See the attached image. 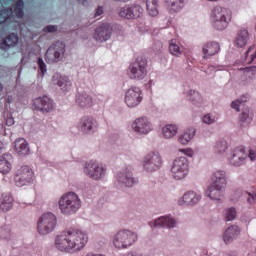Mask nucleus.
<instances>
[{
	"instance_id": "nucleus-1",
	"label": "nucleus",
	"mask_w": 256,
	"mask_h": 256,
	"mask_svg": "<svg viewBox=\"0 0 256 256\" xmlns=\"http://www.w3.org/2000/svg\"><path fill=\"white\" fill-rule=\"evenodd\" d=\"M89 241V235L85 230L70 228L56 235L54 247L62 253H77L85 249Z\"/></svg>"
},
{
	"instance_id": "nucleus-2",
	"label": "nucleus",
	"mask_w": 256,
	"mask_h": 256,
	"mask_svg": "<svg viewBox=\"0 0 256 256\" xmlns=\"http://www.w3.org/2000/svg\"><path fill=\"white\" fill-rule=\"evenodd\" d=\"M58 209L64 217H71L81 209V198L75 192H66L58 199Z\"/></svg>"
},
{
	"instance_id": "nucleus-3",
	"label": "nucleus",
	"mask_w": 256,
	"mask_h": 256,
	"mask_svg": "<svg viewBox=\"0 0 256 256\" xmlns=\"http://www.w3.org/2000/svg\"><path fill=\"white\" fill-rule=\"evenodd\" d=\"M232 17L233 12H231V9L222 6H216L211 12L210 21L214 29L217 31H224V29L229 27Z\"/></svg>"
},
{
	"instance_id": "nucleus-4",
	"label": "nucleus",
	"mask_w": 256,
	"mask_h": 256,
	"mask_svg": "<svg viewBox=\"0 0 256 256\" xmlns=\"http://www.w3.org/2000/svg\"><path fill=\"white\" fill-rule=\"evenodd\" d=\"M138 239L139 234L137 232L129 229H120L113 235L112 245L115 249L121 251L133 247Z\"/></svg>"
},
{
	"instance_id": "nucleus-5",
	"label": "nucleus",
	"mask_w": 256,
	"mask_h": 256,
	"mask_svg": "<svg viewBox=\"0 0 256 256\" xmlns=\"http://www.w3.org/2000/svg\"><path fill=\"white\" fill-rule=\"evenodd\" d=\"M191 163L185 156H178L172 161L170 165V174L175 181H183L189 177Z\"/></svg>"
},
{
	"instance_id": "nucleus-6",
	"label": "nucleus",
	"mask_w": 256,
	"mask_h": 256,
	"mask_svg": "<svg viewBox=\"0 0 256 256\" xmlns=\"http://www.w3.org/2000/svg\"><path fill=\"white\" fill-rule=\"evenodd\" d=\"M84 174L93 181H101L107 175V168L97 160H90L84 165Z\"/></svg>"
},
{
	"instance_id": "nucleus-7",
	"label": "nucleus",
	"mask_w": 256,
	"mask_h": 256,
	"mask_svg": "<svg viewBox=\"0 0 256 256\" xmlns=\"http://www.w3.org/2000/svg\"><path fill=\"white\" fill-rule=\"evenodd\" d=\"M131 129L135 135H139L140 137H147V135L155 131V125H153L151 118L147 116H141L132 122Z\"/></svg>"
},
{
	"instance_id": "nucleus-8",
	"label": "nucleus",
	"mask_w": 256,
	"mask_h": 256,
	"mask_svg": "<svg viewBox=\"0 0 256 256\" xmlns=\"http://www.w3.org/2000/svg\"><path fill=\"white\" fill-rule=\"evenodd\" d=\"M163 167V157L157 151L148 152L142 159V169L146 173H155Z\"/></svg>"
},
{
	"instance_id": "nucleus-9",
	"label": "nucleus",
	"mask_w": 256,
	"mask_h": 256,
	"mask_svg": "<svg viewBox=\"0 0 256 256\" xmlns=\"http://www.w3.org/2000/svg\"><path fill=\"white\" fill-rule=\"evenodd\" d=\"M57 227V216L52 212L41 215L37 223V231L39 235H49L53 233Z\"/></svg>"
},
{
	"instance_id": "nucleus-10",
	"label": "nucleus",
	"mask_w": 256,
	"mask_h": 256,
	"mask_svg": "<svg viewBox=\"0 0 256 256\" xmlns=\"http://www.w3.org/2000/svg\"><path fill=\"white\" fill-rule=\"evenodd\" d=\"M143 101V90L139 86H131L125 91L124 103L129 109L139 107Z\"/></svg>"
},
{
	"instance_id": "nucleus-11",
	"label": "nucleus",
	"mask_w": 256,
	"mask_h": 256,
	"mask_svg": "<svg viewBox=\"0 0 256 256\" xmlns=\"http://www.w3.org/2000/svg\"><path fill=\"white\" fill-rule=\"evenodd\" d=\"M65 57V43L58 41L49 46L45 53L46 63H59Z\"/></svg>"
},
{
	"instance_id": "nucleus-12",
	"label": "nucleus",
	"mask_w": 256,
	"mask_h": 256,
	"mask_svg": "<svg viewBox=\"0 0 256 256\" xmlns=\"http://www.w3.org/2000/svg\"><path fill=\"white\" fill-rule=\"evenodd\" d=\"M128 76L135 81H143L147 77V60L138 58L128 68Z\"/></svg>"
},
{
	"instance_id": "nucleus-13",
	"label": "nucleus",
	"mask_w": 256,
	"mask_h": 256,
	"mask_svg": "<svg viewBox=\"0 0 256 256\" xmlns=\"http://www.w3.org/2000/svg\"><path fill=\"white\" fill-rule=\"evenodd\" d=\"M139 180L133 175V168L125 167L116 174V185L118 187H135Z\"/></svg>"
},
{
	"instance_id": "nucleus-14",
	"label": "nucleus",
	"mask_w": 256,
	"mask_h": 256,
	"mask_svg": "<svg viewBox=\"0 0 256 256\" xmlns=\"http://www.w3.org/2000/svg\"><path fill=\"white\" fill-rule=\"evenodd\" d=\"M56 107L57 105L55 104L53 99L49 98V96L35 98L32 102V108L35 111L43 113V115H47V113H53Z\"/></svg>"
},
{
	"instance_id": "nucleus-15",
	"label": "nucleus",
	"mask_w": 256,
	"mask_h": 256,
	"mask_svg": "<svg viewBox=\"0 0 256 256\" xmlns=\"http://www.w3.org/2000/svg\"><path fill=\"white\" fill-rule=\"evenodd\" d=\"M33 179H35V173L29 166H22L19 168L14 177L15 185H17V187H25V185L33 183Z\"/></svg>"
},
{
	"instance_id": "nucleus-16",
	"label": "nucleus",
	"mask_w": 256,
	"mask_h": 256,
	"mask_svg": "<svg viewBox=\"0 0 256 256\" xmlns=\"http://www.w3.org/2000/svg\"><path fill=\"white\" fill-rule=\"evenodd\" d=\"M201 199H203L201 192L189 190L177 200V205L179 207H195V205H199Z\"/></svg>"
},
{
	"instance_id": "nucleus-17",
	"label": "nucleus",
	"mask_w": 256,
	"mask_h": 256,
	"mask_svg": "<svg viewBox=\"0 0 256 256\" xmlns=\"http://www.w3.org/2000/svg\"><path fill=\"white\" fill-rule=\"evenodd\" d=\"M78 129L84 135H93L99 129V122L91 116H83L78 122Z\"/></svg>"
},
{
	"instance_id": "nucleus-18",
	"label": "nucleus",
	"mask_w": 256,
	"mask_h": 256,
	"mask_svg": "<svg viewBox=\"0 0 256 256\" xmlns=\"http://www.w3.org/2000/svg\"><path fill=\"white\" fill-rule=\"evenodd\" d=\"M149 226L152 229H175L177 220L171 215H164L149 222Z\"/></svg>"
},
{
	"instance_id": "nucleus-19",
	"label": "nucleus",
	"mask_w": 256,
	"mask_h": 256,
	"mask_svg": "<svg viewBox=\"0 0 256 256\" xmlns=\"http://www.w3.org/2000/svg\"><path fill=\"white\" fill-rule=\"evenodd\" d=\"M111 35H113V27L109 23L100 24L93 34V39L98 43H105V41H109L111 39Z\"/></svg>"
},
{
	"instance_id": "nucleus-20",
	"label": "nucleus",
	"mask_w": 256,
	"mask_h": 256,
	"mask_svg": "<svg viewBox=\"0 0 256 256\" xmlns=\"http://www.w3.org/2000/svg\"><path fill=\"white\" fill-rule=\"evenodd\" d=\"M228 161L233 167L245 165L247 161V150H245V147L241 146L232 150V153L228 156Z\"/></svg>"
},
{
	"instance_id": "nucleus-21",
	"label": "nucleus",
	"mask_w": 256,
	"mask_h": 256,
	"mask_svg": "<svg viewBox=\"0 0 256 256\" xmlns=\"http://www.w3.org/2000/svg\"><path fill=\"white\" fill-rule=\"evenodd\" d=\"M23 7H24L23 0H19L16 3V6L14 7V11H13V8L2 11L0 13V25L1 23H5L6 21H9L12 15H15V17H17L18 19H21V17H23L24 15Z\"/></svg>"
},
{
	"instance_id": "nucleus-22",
	"label": "nucleus",
	"mask_w": 256,
	"mask_h": 256,
	"mask_svg": "<svg viewBox=\"0 0 256 256\" xmlns=\"http://www.w3.org/2000/svg\"><path fill=\"white\" fill-rule=\"evenodd\" d=\"M195 135H197V129L195 127H187L177 136V143L185 147L192 143L193 139H195Z\"/></svg>"
},
{
	"instance_id": "nucleus-23",
	"label": "nucleus",
	"mask_w": 256,
	"mask_h": 256,
	"mask_svg": "<svg viewBox=\"0 0 256 256\" xmlns=\"http://www.w3.org/2000/svg\"><path fill=\"white\" fill-rule=\"evenodd\" d=\"M160 133L162 139L171 141V139H175L176 135H179V125L175 123L166 124L161 127Z\"/></svg>"
},
{
	"instance_id": "nucleus-24",
	"label": "nucleus",
	"mask_w": 256,
	"mask_h": 256,
	"mask_svg": "<svg viewBox=\"0 0 256 256\" xmlns=\"http://www.w3.org/2000/svg\"><path fill=\"white\" fill-rule=\"evenodd\" d=\"M225 190L217 188L216 186L210 185L205 190V197L211 199V201H216V203H221L225 197Z\"/></svg>"
},
{
	"instance_id": "nucleus-25",
	"label": "nucleus",
	"mask_w": 256,
	"mask_h": 256,
	"mask_svg": "<svg viewBox=\"0 0 256 256\" xmlns=\"http://www.w3.org/2000/svg\"><path fill=\"white\" fill-rule=\"evenodd\" d=\"M52 83L53 85H56L57 87H59L61 91H64V93H66L71 89V80H69L68 77L63 76L59 73H56L53 75Z\"/></svg>"
},
{
	"instance_id": "nucleus-26",
	"label": "nucleus",
	"mask_w": 256,
	"mask_h": 256,
	"mask_svg": "<svg viewBox=\"0 0 256 256\" xmlns=\"http://www.w3.org/2000/svg\"><path fill=\"white\" fill-rule=\"evenodd\" d=\"M241 235V228L237 225L228 227L223 233V241L226 245L233 243Z\"/></svg>"
},
{
	"instance_id": "nucleus-27",
	"label": "nucleus",
	"mask_w": 256,
	"mask_h": 256,
	"mask_svg": "<svg viewBox=\"0 0 256 256\" xmlns=\"http://www.w3.org/2000/svg\"><path fill=\"white\" fill-rule=\"evenodd\" d=\"M182 93L185 99L193 103V105H201V103H203V96L197 90L184 88Z\"/></svg>"
},
{
	"instance_id": "nucleus-28",
	"label": "nucleus",
	"mask_w": 256,
	"mask_h": 256,
	"mask_svg": "<svg viewBox=\"0 0 256 256\" xmlns=\"http://www.w3.org/2000/svg\"><path fill=\"white\" fill-rule=\"evenodd\" d=\"M221 51V46L217 42H208L204 44L202 48L203 58L204 59H211L213 55H217Z\"/></svg>"
},
{
	"instance_id": "nucleus-29",
	"label": "nucleus",
	"mask_w": 256,
	"mask_h": 256,
	"mask_svg": "<svg viewBox=\"0 0 256 256\" xmlns=\"http://www.w3.org/2000/svg\"><path fill=\"white\" fill-rule=\"evenodd\" d=\"M13 157L10 154H4L0 157V173L2 175H7L11 173V169H13Z\"/></svg>"
},
{
	"instance_id": "nucleus-30",
	"label": "nucleus",
	"mask_w": 256,
	"mask_h": 256,
	"mask_svg": "<svg viewBox=\"0 0 256 256\" xmlns=\"http://www.w3.org/2000/svg\"><path fill=\"white\" fill-rule=\"evenodd\" d=\"M76 104L81 109H89L93 105V98L87 92H82L76 95Z\"/></svg>"
},
{
	"instance_id": "nucleus-31",
	"label": "nucleus",
	"mask_w": 256,
	"mask_h": 256,
	"mask_svg": "<svg viewBox=\"0 0 256 256\" xmlns=\"http://www.w3.org/2000/svg\"><path fill=\"white\" fill-rule=\"evenodd\" d=\"M14 150L18 155H29V143L24 138H18L14 142Z\"/></svg>"
},
{
	"instance_id": "nucleus-32",
	"label": "nucleus",
	"mask_w": 256,
	"mask_h": 256,
	"mask_svg": "<svg viewBox=\"0 0 256 256\" xmlns=\"http://www.w3.org/2000/svg\"><path fill=\"white\" fill-rule=\"evenodd\" d=\"M249 43V30L248 29H241L238 31L235 45L236 47L243 48Z\"/></svg>"
},
{
	"instance_id": "nucleus-33",
	"label": "nucleus",
	"mask_w": 256,
	"mask_h": 256,
	"mask_svg": "<svg viewBox=\"0 0 256 256\" xmlns=\"http://www.w3.org/2000/svg\"><path fill=\"white\" fill-rule=\"evenodd\" d=\"M13 209V197L9 194L2 195L0 199V213H7Z\"/></svg>"
},
{
	"instance_id": "nucleus-34",
	"label": "nucleus",
	"mask_w": 256,
	"mask_h": 256,
	"mask_svg": "<svg viewBox=\"0 0 256 256\" xmlns=\"http://www.w3.org/2000/svg\"><path fill=\"white\" fill-rule=\"evenodd\" d=\"M240 71H243V77L242 79L245 81L244 85H247V83H252L253 79H255L256 75V66H250L245 68H239Z\"/></svg>"
},
{
	"instance_id": "nucleus-35",
	"label": "nucleus",
	"mask_w": 256,
	"mask_h": 256,
	"mask_svg": "<svg viewBox=\"0 0 256 256\" xmlns=\"http://www.w3.org/2000/svg\"><path fill=\"white\" fill-rule=\"evenodd\" d=\"M146 9L150 17L159 15V0H146Z\"/></svg>"
},
{
	"instance_id": "nucleus-36",
	"label": "nucleus",
	"mask_w": 256,
	"mask_h": 256,
	"mask_svg": "<svg viewBox=\"0 0 256 256\" xmlns=\"http://www.w3.org/2000/svg\"><path fill=\"white\" fill-rule=\"evenodd\" d=\"M229 149V143L226 140H218L213 146V152L215 155H225Z\"/></svg>"
},
{
	"instance_id": "nucleus-37",
	"label": "nucleus",
	"mask_w": 256,
	"mask_h": 256,
	"mask_svg": "<svg viewBox=\"0 0 256 256\" xmlns=\"http://www.w3.org/2000/svg\"><path fill=\"white\" fill-rule=\"evenodd\" d=\"M166 3L170 11L173 13H177L178 11H181L183 7H185V0H166Z\"/></svg>"
},
{
	"instance_id": "nucleus-38",
	"label": "nucleus",
	"mask_w": 256,
	"mask_h": 256,
	"mask_svg": "<svg viewBox=\"0 0 256 256\" xmlns=\"http://www.w3.org/2000/svg\"><path fill=\"white\" fill-rule=\"evenodd\" d=\"M169 52L174 57H181V55L183 54V49H181V47L177 43V40L175 39L170 40Z\"/></svg>"
},
{
	"instance_id": "nucleus-39",
	"label": "nucleus",
	"mask_w": 256,
	"mask_h": 256,
	"mask_svg": "<svg viewBox=\"0 0 256 256\" xmlns=\"http://www.w3.org/2000/svg\"><path fill=\"white\" fill-rule=\"evenodd\" d=\"M13 232H11V227L9 226H2L0 228V239L2 241H13Z\"/></svg>"
},
{
	"instance_id": "nucleus-40",
	"label": "nucleus",
	"mask_w": 256,
	"mask_h": 256,
	"mask_svg": "<svg viewBox=\"0 0 256 256\" xmlns=\"http://www.w3.org/2000/svg\"><path fill=\"white\" fill-rule=\"evenodd\" d=\"M19 43V36L15 33L8 35L3 42V45L7 48L16 47Z\"/></svg>"
},
{
	"instance_id": "nucleus-41",
	"label": "nucleus",
	"mask_w": 256,
	"mask_h": 256,
	"mask_svg": "<svg viewBox=\"0 0 256 256\" xmlns=\"http://www.w3.org/2000/svg\"><path fill=\"white\" fill-rule=\"evenodd\" d=\"M256 59V47L251 46L245 55V65H251Z\"/></svg>"
},
{
	"instance_id": "nucleus-42",
	"label": "nucleus",
	"mask_w": 256,
	"mask_h": 256,
	"mask_svg": "<svg viewBox=\"0 0 256 256\" xmlns=\"http://www.w3.org/2000/svg\"><path fill=\"white\" fill-rule=\"evenodd\" d=\"M253 121V111L249 108H245L240 115L241 123H251Z\"/></svg>"
},
{
	"instance_id": "nucleus-43",
	"label": "nucleus",
	"mask_w": 256,
	"mask_h": 256,
	"mask_svg": "<svg viewBox=\"0 0 256 256\" xmlns=\"http://www.w3.org/2000/svg\"><path fill=\"white\" fill-rule=\"evenodd\" d=\"M131 19H139L143 15V7L139 5L130 6Z\"/></svg>"
},
{
	"instance_id": "nucleus-44",
	"label": "nucleus",
	"mask_w": 256,
	"mask_h": 256,
	"mask_svg": "<svg viewBox=\"0 0 256 256\" xmlns=\"http://www.w3.org/2000/svg\"><path fill=\"white\" fill-rule=\"evenodd\" d=\"M227 180V172L225 170H216L212 174V182L213 181H223Z\"/></svg>"
},
{
	"instance_id": "nucleus-45",
	"label": "nucleus",
	"mask_w": 256,
	"mask_h": 256,
	"mask_svg": "<svg viewBox=\"0 0 256 256\" xmlns=\"http://www.w3.org/2000/svg\"><path fill=\"white\" fill-rule=\"evenodd\" d=\"M243 103H247V96H241L240 98L232 101L231 107L235 109V111H241L240 107L243 105Z\"/></svg>"
},
{
	"instance_id": "nucleus-46",
	"label": "nucleus",
	"mask_w": 256,
	"mask_h": 256,
	"mask_svg": "<svg viewBox=\"0 0 256 256\" xmlns=\"http://www.w3.org/2000/svg\"><path fill=\"white\" fill-rule=\"evenodd\" d=\"M119 17H123L124 19H131V6L126 5L122 8H120Z\"/></svg>"
},
{
	"instance_id": "nucleus-47",
	"label": "nucleus",
	"mask_w": 256,
	"mask_h": 256,
	"mask_svg": "<svg viewBox=\"0 0 256 256\" xmlns=\"http://www.w3.org/2000/svg\"><path fill=\"white\" fill-rule=\"evenodd\" d=\"M202 122L205 125H213V123H217V116H215V115H213L211 113L205 114L202 117Z\"/></svg>"
},
{
	"instance_id": "nucleus-48",
	"label": "nucleus",
	"mask_w": 256,
	"mask_h": 256,
	"mask_svg": "<svg viewBox=\"0 0 256 256\" xmlns=\"http://www.w3.org/2000/svg\"><path fill=\"white\" fill-rule=\"evenodd\" d=\"M178 151L182 153V155H185V157H189L190 159H192V157H195V150H193V148L191 147L180 148Z\"/></svg>"
},
{
	"instance_id": "nucleus-49",
	"label": "nucleus",
	"mask_w": 256,
	"mask_h": 256,
	"mask_svg": "<svg viewBox=\"0 0 256 256\" xmlns=\"http://www.w3.org/2000/svg\"><path fill=\"white\" fill-rule=\"evenodd\" d=\"M225 215L227 221H233V219L237 217V211L235 210V208H228L226 209Z\"/></svg>"
},
{
	"instance_id": "nucleus-50",
	"label": "nucleus",
	"mask_w": 256,
	"mask_h": 256,
	"mask_svg": "<svg viewBox=\"0 0 256 256\" xmlns=\"http://www.w3.org/2000/svg\"><path fill=\"white\" fill-rule=\"evenodd\" d=\"M211 185L225 191V187H227V179L213 181Z\"/></svg>"
},
{
	"instance_id": "nucleus-51",
	"label": "nucleus",
	"mask_w": 256,
	"mask_h": 256,
	"mask_svg": "<svg viewBox=\"0 0 256 256\" xmlns=\"http://www.w3.org/2000/svg\"><path fill=\"white\" fill-rule=\"evenodd\" d=\"M38 67L42 73V77L47 73V65L43 61V58H38Z\"/></svg>"
},
{
	"instance_id": "nucleus-52",
	"label": "nucleus",
	"mask_w": 256,
	"mask_h": 256,
	"mask_svg": "<svg viewBox=\"0 0 256 256\" xmlns=\"http://www.w3.org/2000/svg\"><path fill=\"white\" fill-rule=\"evenodd\" d=\"M248 198H247V203H249V205H255L256 203V193L255 192H248L247 193Z\"/></svg>"
},
{
	"instance_id": "nucleus-53",
	"label": "nucleus",
	"mask_w": 256,
	"mask_h": 256,
	"mask_svg": "<svg viewBox=\"0 0 256 256\" xmlns=\"http://www.w3.org/2000/svg\"><path fill=\"white\" fill-rule=\"evenodd\" d=\"M225 68L223 67V66H221V65H217V66H209L208 67V69H207V71H206V73L208 74V75H211V72L212 71H223Z\"/></svg>"
},
{
	"instance_id": "nucleus-54",
	"label": "nucleus",
	"mask_w": 256,
	"mask_h": 256,
	"mask_svg": "<svg viewBox=\"0 0 256 256\" xmlns=\"http://www.w3.org/2000/svg\"><path fill=\"white\" fill-rule=\"evenodd\" d=\"M247 159H250V161H256V150L251 149L249 153H247Z\"/></svg>"
},
{
	"instance_id": "nucleus-55",
	"label": "nucleus",
	"mask_w": 256,
	"mask_h": 256,
	"mask_svg": "<svg viewBox=\"0 0 256 256\" xmlns=\"http://www.w3.org/2000/svg\"><path fill=\"white\" fill-rule=\"evenodd\" d=\"M44 31L45 33H55V31H57V26H46Z\"/></svg>"
},
{
	"instance_id": "nucleus-56",
	"label": "nucleus",
	"mask_w": 256,
	"mask_h": 256,
	"mask_svg": "<svg viewBox=\"0 0 256 256\" xmlns=\"http://www.w3.org/2000/svg\"><path fill=\"white\" fill-rule=\"evenodd\" d=\"M103 13H104L103 6H99L94 13V17H101Z\"/></svg>"
},
{
	"instance_id": "nucleus-57",
	"label": "nucleus",
	"mask_w": 256,
	"mask_h": 256,
	"mask_svg": "<svg viewBox=\"0 0 256 256\" xmlns=\"http://www.w3.org/2000/svg\"><path fill=\"white\" fill-rule=\"evenodd\" d=\"M6 125L8 126V127H11V126H13V125H15V119H13V117H8L7 119H6Z\"/></svg>"
},
{
	"instance_id": "nucleus-58",
	"label": "nucleus",
	"mask_w": 256,
	"mask_h": 256,
	"mask_svg": "<svg viewBox=\"0 0 256 256\" xmlns=\"http://www.w3.org/2000/svg\"><path fill=\"white\" fill-rule=\"evenodd\" d=\"M126 256H146L145 254L137 251H131L126 254Z\"/></svg>"
},
{
	"instance_id": "nucleus-59",
	"label": "nucleus",
	"mask_w": 256,
	"mask_h": 256,
	"mask_svg": "<svg viewBox=\"0 0 256 256\" xmlns=\"http://www.w3.org/2000/svg\"><path fill=\"white\" fill-rule=\"evenodd\" d=\"M5 149V144L0 141V154L3 153V150Z\"/></svg>"
},
{
	"instance_id": "nucleus-60",
	"label": "nucleus",
	"mask_w": 256,
	"mask_h": 256,
	"mask_svg": "<svg viewBox=\"0 0 256 256\" xmlns=\"http://www.w3.org/2000/svg\"><path fill=\"white\" fill-rule=\"evenodd\" d=\"M13 102V97L12 96H8L7 97V103H12Z\"/></svg>"
},
{
	"instance_id": "nucleus-61",
	"label": "nucleus",
	"mask_w": 256,
	"mask_h": 256,
	"mask_svg": "<svg viewBox=\"0 0 256 256\" xmlns=\"http://www.w3.org/2000/svg\"><path fill=\"white\" fill-rule=\"evenodd\" d=\"M115 1H121L122 3H127L129 0H115Z\"/></svg>"
},
{
	"instance_id": "nucleus-62",
	"label": "nucleus",
	"mask_w": 256,
	"mask_h": 256,
	"mask_svg": "<svg viewBox=\"0 0 256 256\" xmlns=\"http://www.w3.org/2000/svg\"><path fill=\"white\" fill-rule=\"evenodd\" d=\"M3 91V85L0 83V93Z\"/></svg>"
},
{
	"instance_id": "nucleus-63",
	"label": "nucleus",
	"mask_w": 256,
	"mask_h": 256,
	"mask_svg": "<svg viewBox=\"0 0 256 256\" xmlns=\"http://www.w3.org/2000/svg\"><path fill=\"white\" fill-rule=\"evenodd\" d=\"M208 1H219V0H208Z\"/></svg>"
}]
</instances>
